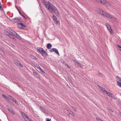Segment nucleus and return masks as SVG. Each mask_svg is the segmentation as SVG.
Returning a JSON list of instances; mask_svg holds the SVG:
<instances>
[{
  "label": "nucleus",
  "instance_id": "6e6d98bb",
  "mask_svg": "<svg viewBox=\"0 0 121 121\" xmlns=\"http://www.w3.org/2000/svg\"><path fill=\"white\" fill-rule=\"evenodd\" d=\"M30 121H34L33 120H31V119Z\"/></svg>",
  "mask_w": 121,
  "mask_h": 121
},
{
  "label": "nucleus",
  "instance_id": "cd10ccee",
  "mask_svg": "<svg viewBox=\"0 0 121 121\" xmlns=\"http://www.w3.org/2000/svg\"><path fill=\"white\" fill-rule=\"evenodd\" d=\"M110 97H111V98L113 99H116V98L112 94V95H111L110 96Z\"/></svg>",
  "mask_w": 121,
  "mask_h": 121
},
{
  "label": "nucleus",
  "instance_id": "603ef678",
  "mask_svg": "<svg viewBox=\"0 0 121 121\" xmlns=\"http://www.w3.org/2000/svg\"><path fill=\"white\" fill-rule=\"evenodd\" d=\"M97 86L100 89V87H102V86H99V85H98Z\"/></svg>",
  "mask_w": 121,
  "mask_h": 121
},
{
  "label": "nucleus",
  "instance_id": "680f3d73",
  "mask_svg": "<svg viewBox=\"0 0 121 121\" xmlns=\"http://www.w3.org/2000/svg\"><path fill=\"white\" fill-rule=\"evenodd\" d=\"M72 107V108H73V107Z\"/></svg>",
  "mask_w": 121,
  "mask_h": 121
},
{
  "label": "nucleus",
  "instance_id": "b1692460",
  "mask_svg": "<svg viewBox=\"0 0 121 121\" xmlns=\"http://www.w3.org/2000/svg\"><path fill=\"white\" fill-rule=\"evenodd\" d=\"M116 78L117 79V81H118L119 82L120 81V80L121 79V78L119 77L118 76H116Z\"/></svg>",
  "mask_w": 121,
  "mask_h": 121
},
{
  "label": "nucleus",
  "instance_id": "5701e85b",
  "mask_svg": "<svg viewBox=\"0 0 121 121\" xmlns=\"http://www.w3.org/2000/svg\"><path fill=\"white\" fill-rule=\"evenodd\" d=\"M15 103L17 104H18L17 102V101L14 98H13V99L12 100Z\"/></svg>",
  "mask_w": 121,
  "mask_h": 121
},
{
  "label": "nucleus",
  "instance_id": "ea45409f",
  "mask_svg": "<svg viewBox=\"0 0 121 121\" xmlns=\"http://www.w3.org/2000/svg\"><path fill=\"white\" fill-rule=\"evenodd\" d=\"M103 92L105 94H106L107 93H108V91L105 90H104L103 91Z\"/></svg>",
  "mask_w": 121,
  "mask_h": 121
},
{
  "label": "nucleus",
  "instance_id": "a878e982",
  "mask_svg": "<svg viewBox=\"0 0 121 121\" xmlns=\"http://www.w3.org/2000/svg\"><path fill=\"white\" fill-rule=\"evenodd\" d=\"M30 57L34 59H37L36 58V57L34 56L31 55L30 56Z\"/></svg>",
  "mask_w": 121,
  "mask_h": 121
},
{
  "label": "nucleus",
  "instance_id": "4be33fe9",
  "mask_svg": "<svg viewBox=\"0 0 121 121\" xmlns=\"http://www.w3.org/2000/svg\"><path fill=\"white\" fill-rule=\"evenodd\" d=\"M52 17L53 20L55 21H56V20H57V18L54 15H53L52 16Z\"/></svg>",
  "mask_w": 121,
  "mask_h": 121
},
{
  "label": "nucleus",
  "instance_id": "f257e3e1",
  "mask_svg": "<svg viewBox=\"0 0 121 121\" xmlns=\"http://www.w3.org/2000/svg\"><path fill=\"white\" fill-rule=\"evenodd\" d=\"M50 8V10H49L51 12H53L58 17L59 16V14L58 11L56 7L53 5Z\"/></svg>",
  "mask_w": 121,
  "mask_h": 121
},
{
  "label": "nucleus",
  "instance_id": "c756f323",
  "mask_svg": "<svg viewBox=\"0 0 121 121\" xmlns=\"http://www.w3.org/2000/svg\"><path fill=\"white\" fill-rule=\"evenodd\" d=\"M11 32L15 36V35L17 33L15 31L13 30H12V31Z\"/></svg>",
  "mask_w": 121,
  "mask_h": 121
},
{
  "label": "nucleus",
  "instance_id": "39448f33",
  "mask_svg": "<svg viewBox=\"0 0 121 121\" xmlns=\"http://www.w3.org/2000/svg\"><path fill=\"white\" fill-rule=\"evenodd\" d=\"M99 3H101L102 4L105 5L108 4V2L105 0H95Z\"/></svg>",
  "mask_w": 121,
  "mask_h": 121
},
{
  "label": "nucleus",
  "instance_id": "e433bc0d",
  "mask_svg": "<svg viewBox=\"0 0 121 121\" xmlns=\"http://www.w3.org/2000/svg\"><path fill=\"white\" fill-rule=\"evenodd\" d=\"M40 70V71H41V72H44V71L40 67H39V69Z\"/></svg>",
  "mask_w": 121,
  "mask_h": 121
},
{
  "label": "nucleus",
  "instance_id": "2eb2a0df",
  "mask_svg": "<svg viewBox=\"0 0 121 121\" xmlns=\"http://www.w3.org/2000/svg\"><path fill=\"white\" fill-rule=\"evenodd\" d=\"M98 12L101 14L103 15L104 14V12H105L102 10L99 9L97 10Z\"/></svg>",
  "mask_w": 121,
  "mask_h": 121
},
{
  "label": "nucleus",
  "instance_id": "de8ad7c7",
  "mask_svg": "<svg viewBox=\"0 0 121 121\" xmlns=\"http://www.w3.org/2000/svg\"><path fill=\"white\" fill-rule=\"evenodd\" d=\"M18 21H19V20H20L21 19V17H18Z\"/></svg>",
  "mask_w": 121,
  "mask_h": 121
},
{
  "label": "nucleus",
  "instance_id": "a211bd4d",
  "mask_svg": "<svg viewBox=\"0 0 121 121\" xmlns=\"http://www.w3.org/2000/svg\"><path fill=\"white\" fill-rule=\"evenodd\" d=\"M117 85L121 87V79L120 80L119 82L118 81H117Z\"/></svg>",
  "mask_w": 121,
  "mask_h": 121
},
{
  "label": "nucleus",
  "instance_id": "f03ea898",
  "mask_svg": "<svg viewBox=\"0 0 121 121\" xmlns=\"http://www.w3.org/2000/svg\"><path fill=\"white\" fill-rule=\"evenodd\" d=\"M37 51L39 52L42 55L44 56H47L48 55L46 52L43 50L42 48L38 47L37 48Z\"/></svg>",
  "mask_w": 121,
  "mask_h": 121
},
{
  "label": "nucleus",
  "instance_id": "37998d69",
  "mask_svg": "<svg viewBox=\"0 0 121 121\" xmlns=\"http://www.w3.org/2000/svg\"><path fill=\"white\" fill-rule=\"evenodd\" d=\"M56 23L57 24H58L59 23V21L57 19L56 20Z\"/></svg>",
  "mask_w": 121,
  "mask_h": 121
},
{
  "label": "nucleus",
  "instance_id": "a18cd8bd",
  "mask_svg": "<svg viewBox=\"0 0 121 121\" xmlns=\"http://www.w3.org/2000/svg\"><path fill=\"white\" fill-rule=\"evenodd\" d=\"M11 99H10L9 98V99H8L7 100L9 102V103H10L11 102Z\"/></svg>",
  "mask_w": 121,
  "mask_h": 121
},
{
  "label": "nucleus",
  "instance_id": "6e6552de",
  "mask_svg": "<svg viewBox=\"0 0 121 121\" xmlns=\"http://www.w3.org/2000/svg\"><path fill=\"white\" fill-rule=\"evenodd\" d=\"M74 64L76 66H79L80 67H82V66L81 64L79 63L78 62L76 61H75L74 62Z\"/></svg>",
  "mask_w": 121,
  "mask_h": 121
},
{
  "label": "nucleus",
  "instance_id": "7ed1b4c3",
  "mask_svg": "<svg viewBox=\"0 0 121 121\" xmlns=\"http://www.w3.org/2000/svg\"><path fill=\"white\" fill-rule=\"evenodd\" d=\"M104 14L103 15L109 19H116V18L115 17L105 12H104Z\"/></svg>",
  "mask_w": 121,
  "mask_h": 121
},
{
  "label": "nucleus",
  "instance_id": "aec40b11",
  "mask_svg": "<svg viewBox=\"0 0 121 121\" xmlns=\"http://www.w3.org/2000/svg\"><path fill=\"white\" fill-rule=\"evenodd\" d=\"M21 115H22V116L23 117V118L25 117H26L27 116L24 113V112H21Z\"/></svg>",
  "mask_w": 121,
  "mask_h": 121
},
{
  "label": "nucleus",
  "instance_id": "423d86ee",
  "mask_svg": "<svg viewBox=\"0 0 121 121\" xmlns=\"http://www.w3.org/2000/svg\"><path fill=\"white\" fill-rule=\"evenodd\" d=\"M106 26L108 28V30L111 33H112L113 32L112 30L111 27L108 24H106Z\"/></svg>",
  "mask_w": 121,
  "mask_h": 121
},
{
  "label": "nucleus",
  "instance_id": "dca6fc26",
  "mask_svg": "<svg viewBox=\"0 0 121 121\" xmlns=\"http://www.w3.org/2000/svg\"><path fill=\"white\" fill-rule=\"evenodd\" d=\"M19 40H21L22 39V38L21 36L18 34H16V35L15 36Z\"/></svg>",
  "mask_w": 121,
  "mask_h": 121
},
{
  "label": "nucleus",
  "instance_id": "8fccbe9b",
  "mask_svg": "<svg viewBox=\"0 0 121 121\" xmlns=\"http://www.w3.org/2000/svg\"><path fill=\"white\" fill-rule=\"evenodd\" d=\"M52 50H53L52 49H52H51L49 50V51L50 52H53L52 51Z\"/></svg>",
  "mask_w": 121,
  "mask_h": 121
},
{
  "label": "nucleus",
  "instance_id": "5fc2aeb1",
  "mask_svg": "<svg viewBox=\"0 0 121 121\" xmlns=\"http://www.w3.org/2000/svg\"><path fill=\"white\" fill-rule=\"evenodd\" d=\"M15 7H16V8L17 9V6H16V5H15Z\"/></svg>",
  "mask_w": 121,
  "mask_h": 121
},
{
  "label": "nucleus",
  "instance_id": "f704fd0d",
  "mask_svg": "<svg viewBox=\"0 0 121 121\" xmlns=\"http://www.w3.org/2000/svg\"><path fill=\"white\" fill-rule=\"evenodd\" d=\"M65 66H67L68 68H70V66L69 65L66 63H65Z\"/></svg>",
  "mask_w": 121,
  "mask_h": 121
},
{
  "label": "nucleus",
  "instance_id": "1a4fd4ad",
  "mask_svg": "<svg viewBox=\"0 0 121 121\" xmlns=\"http://www.w3.org/2000/svg\"><path fill=\"white\" fill-rule=\"evenodd\" d=\"M15 63L17 66L21 68L23 67V65L19 62V61H17L16 62H15Z\"/></svg>",
  "mask_w": 121,
  "mask_h": 121
},
{
  "label": "nucleus",
  "instance_id": "393cba45",
  "mask_svg": "<svg viewBox=\"0 0 121 121\" xmlns=\"http://www.w3.org/2000/svg\"><path fill=\"white\" fill-rule=\"evenodd\" d=\"M2 95L3 97H4L5 98V99L7 100L8 99H9V98L8 97L4 95L3 94Z\"/></svg>",
  "mask_w": 121,
  "mask_h": 121
},
{
  "label": "nucleus",
  "instance_id": "864d4df0",
  "mask_svg": "<svg viewBox=\"0 0 121 121\" xmlns=\"http://www.w3.org/2000/svg\"><path fill=\"white\" fill-rule=\"evenodd\" d=\"M17 10L19 12H19H20V11H19V9H18V8H17Z\"/></svg>",
  "mask_w": 121,
  "mask_h": 121
},
{
  "label": "nucleus",
  "instance_id": "c9c22d12",
  "mask_svg": "<svg viewBox=\"0 0 121 121\" xmlns=\"http://www.w3.org/2000/svg\"><path fill=\"white\" fill-rule=\"evenodd\" d=\"M19 14H20L22 16H23V17L25 18H26V17L24 16L23 14H22V13H21V12H19Z\"/></svg>",
  "mask_w": 121,
  "mask_h": 121
},
{
  "label": "nucleus",
  "instance_id": "ddd939ff",
  "mask_svg": "<svg viewBox=\"0 0 121 121\" xmlns=\"http://www.w3.org/2000/svg\"><path fill=\"white\" fill-rule=\"evenodd\" d=\"M18 17H17L15 18L12 19H11V21L12 22H13V21L12 20H13L14 21V22H17L18 21Z\"/></svg>",
  "mask_w": 121,
  "mask_h": 121
},
{
  "label": "nucleus",
  "instance_id": "72a5a7b5",
  "mask_svg": "<svg viewBox=\"0 0 121 121\" xmlns=\"http://www.w3.org/2000/svg\"><path fill=\"white\" fill-rule=\"evenodd\" d=\"M117 46L119 48V50L121 52V46L117 44Z\"/></svg>",
  "mask_w": 121,
  "mask_h": 121
},
{
  "label": "nucleus",
  "instance_id": "4c0bfd02",
  "mask_svg": "<svg viewBox=\"0 0 121 121\" xmlns=\"http://www.w3.org/2000/svg\"><path fill=\"white\" fill-rule=\"evenodd\" d=\"M46 121H51V119L47 118H46Z\"/></svg>",
  "mask_w": 121,
  "mask_h": 121
},
{
  "label": "nucleus",
  "instance_id": "a19ab883",
  "mask_svg": "<svg viewBox=\"0 0 121 121\" xmlns=\"http://www.w3.org/2000/svg\"><path fill=\"white\" fill-rule=\"evenodd\" d=\"M35 65L36 67L38 69H39V67H40L37 64Z\"/></svg>",
  "mask_w": 121,
  "mask_h": 121
},
{
  "label": "nucleus",
  "instance_id": "052dcab7",
  "mask_svg": "<svg viewBox=\"0 0 121 121\" xmlns=\"http://www.w3.org/2000/svg\"><path fill=\"white\" fill-rule=\"evenodd\" d=\"M74 110H75V111H77V110L76 109H74Z\"/></svg>",
  "mask_w": 121,
  "mask_h": 121
},
{
  "label": "nucleus",
  "instance_id": "20e7f679",
  "mask_svg": "<svg viewBox=\"0 0 121 121\" xmlns=\"http://www.w3.org/2000/svg\"><path fill=\"white\" fill-rule=\"evenodd\" d=\"M17 27L20 29H23L26 27V26L22 23H18Z\"/></svg>",
  "mask_w": 121,
  "mask_h": 121
},
{
  "label": "nucleus",
  "instance_id": "09e8293b",
  "mask_svg": "<svg viewBox=\"0 0 121 121\" xmlns=\"http://www.w3.org/2000/svg\"><path fill=\"white\" fill-rule=\"evenodd\" d=\"M118 114L121 116V112H118Z\"/></svg>",
  "mask_w": 121,
  "mask_h": 121
},
{
  "label": "nucleus",
  "instance_id": "58836bf2",
  "mask_svg": "<svg viewBox=\"0 0 121 121\" xmlns=\"http://www.w3.org/2000/svg\"><path fill=\"white\" fill-rule=\"evenodd\" d=\"M9 98L10 99L12 100L13 99V97H12V96L9 95Z\"/></svg>",
  "mask_w": 121,
  "mask_h": 121
},
{
  "label": "nucleus",
  "instance_id": "412c9836",
  "mask_svg": "<svg viewBox=\"0 0 121 121\" xmlns=\"http://www.w3.org/2000/svg\"><path fill=\"white\" fill-rule=\"evenodd\" d=\"M46 7V8H48V9L49 10H50V6H49V5L48 4H47L46 3L45 5Z\"/></svg>",
  "mask_w": 121,
  "mask_h": 121
},
{
  "label": "nucleus",
  "instance_id": "0eeeda50",
  "mask_svg": "<svg viewBox=\"0 0 121 121\" xmlns=\"http://www.w3.org/2000/svg\"><path fill=\"white\" fill-rule=\"evenodd\" d=\"M40 108L43 112L45 113H47L48 112V110L44 108L43 107L40 106Z\"/></svg>",
  "mask_w": 121,
  "mask_h": 121
},
{
  "label": "nucleus",
  "instance_id": "bf43d9fd",
  "mask_svg": "<svg viewBox=\"0 0 121 121\" xmlns=\"http://www.w3.org/2000/svg\"><path fill=\"white\" fill-rule=\"evenodd\" d=\"M21 22H22L23 21V20H22V21H20Z\"/></svg>",
  "mask_w": 121,
  "mask_h": 121
},
{
  "label": "nucleus",
  "instance_id": "f3484780",
  "mask_svg": "<svg viewBox=\"0 0 121 121\" xmlns=\"http://www.w3.org/2000/svg\"><path fill=\"white\" fill-rule=\"evenodd\" d=\"M9 37L13 39H14L16 40V38L14 37V36L13 35H12L10 33V34L8 36Z\"/></svg>",
  "mask_w": 121,
  "mask_h": 121
},
{
  "label": "nucleus",
  "instance_id": "4d7b16f0",
  "mask_svg": "<svg viewBox=\"0 0 121 121\" xmlns=\"http://www.w3.org/2000/svg\"><path fill=\"white\" fill-rule=\"evenodd\" d=\"M1 2H0V6H1Z\"/></svg>",
  "mask_w": 121,
  "mask_h": 121
},
{
  "label": "nucleus",
  "instance_id": "6ab92c4d",
  "mask_svg": "<svg viewBox=\"0 0 121 121\" xmlns=\"http://www.w3.org/2000/svg\"><path fill=\"white\" fill-rule=\"evenodd\" d=\"M23 118L24 119L25 121H30V120L27 116Z\"/></svg>",
  "mask_w": 121,
  "mask_h": 121
},
{
  "label": "nucleus",
  "instance_id": "c03bdc74",
  "mask_svg": "<svg viewBox=\"0 0 121 121\" xmlns=\"http://www.w3.org/2000/svg\"><path fill=\"white\" fill-rule=\"evenodd\" d=\"M0 9L1 11H2L3 10V8L1 6H0Z\"/></svg>",
  "mask_w": 121,
  "mask_h": 121
},
{
  "label": "nucleus",
  "instance_id": "13d9d810",
  "mask_svg": "<svg viewBox=\"0 0 121 121\" xmlns=\"http://www.w3.org/2000/svg\"><path fill=\"white\" fill-rule=\"evenodd\" d=\"M111 112H113V111L112 110H111Z\"/></svg>",
  "mask_w": 121,
  "mask_h": 121
},
{
  "label": "nucleus",
  "instance_id": "473e14b6",
  "mask_svg": "<svg viewBox=\"0 0 121 121\" xmlns=\"http://www.w3.org/2000/svg\"><path fill=\"white\" fill-rule=\"evenodd\" d=\"M41 0L43 4L44 5L47 3L44 0Z\"/></svg>",
  "mask_w": 121,
  "mask_h": 121
},
{
  "label": "nucleus",
  "instance_id": "3c124183",
  "mask_svg": "<svg viewBox=\"0 0 121 121\" xmlns=\"http://www.w3.org/2000/svg\"><path fill=\"white\" fill-rule=\"evenodd\" d=\"M62 62L63 64H65V63H66L65 62V61H63V62Z\"/></svg>",
  "mask_w": 121,
  "mask_h": 121
},
{
  "label": "nucleus",
  "instance_id": "49530a36",
  "mask_svg": "<svg viewBox=\"0 0 121 121\" xmlns=\"http://www.w3.org/2000/svg\"><path fill=\"white\" fill-rule=\"evenodd\" d=\"M98 74H99V76H102V74L100 72H98Z\"/></svg>",
  "mask_w": 121,
  "mask_h": 121
},
{
  "label": "nucleus",
  "instance_id": "f8f14e48",
  "mask_svg": "<svg viewBox=\"0 0 121 121\" xmlns=\"http://www.w3.org/2000/svg\"><path fill=\"white\" fill-rule=\"evenodd\" d=\"M52 49L53 50V52H55L56 54L58 55L59 54V53L57 49L55 48H52Z\"/></svg>",
  "mask_w": 121,
  "mask_h": 121
},
{
  "label": "nucleus",
  "instance_id": "7c9ffc66",
  "mask_svg": "<svg viewBox=\"0 0 121 121\" xmlns=\"http://www.w3.org/2000/svg\"><path fill=\"white\" fill-rule=\"evenodd\" d=\"M109 97H110V96L111 95H112V94L111 93H110L108 92V93H107L106 94Z\"/></svg>",
  "mask_w": 121,
  "mask_h": 121
},
{
  "label": "nucleus",
  "instance_id": "2f4dec72",
  "mask_svg": "<svg viewBox=\"0 0 121 121\" xmlns=\"http://www.w3.org/2000/svg\"><path fill=\"white\" fill-rule=\"evenodd\" d=\"M5 34L8 36H9V35L10 34V33L8 31H5Z\"/></svg>",
  "mask_w": 121,
  "mask_h": 121
},
{
  "label": "nucleus",
  "instance_id": "4468645a",
  "mask_svg": "<svg viewBox=\"0 0 121 121\" xmlns=\"http://www.w3.org/2000/svg\"><path fill=\"white\" fill-rule=\"evenodd\" d=\"M52 46L51 44L50 43L47 44V48L48 49H49L51 48Z\"/></svg>",
  "mask_w": 121,
  "mask_h": 121
},
{
  "label": "nucleus",
  "instance_id": "c85d7f7f",
  "mask_svg": "<svg viewBox=\"0 0 121 121\" xmlns=\"http://www.w3.org/2000/svg\"><path fill=\"white\" fill-rule=\"evenodd\" d=\"M48 3L50 8L52 6H53V5L52 4L50 3L49 2H48Z\"/></svg>",
  "mask_w": 121,
  "mask_h": 121
},
{
  "label": "nucleus",
  "instance_id": "9d476101",
  "mask_svg": "<svg viewBox=\"0 0 121 121\" xmlns=\"http://www.w3.org/2000/svg\"><path fill=\"white\" fill-rule=\"evenodd\" d=\"M33 73L34 75L35 76V77L37 78H40L39 75L36 72L33 71Z\"/></svg>",
  "mask_w": 121,
  "mask_h": 121
},
{
  "label": "nucleus",
  "instance_id": "9b49d317",
  "mask_svg": "<svg viewBox=\"0 0 121 121\" xmlns=\"http://www.w3.org/2000/svg\"><path fill=\"white\" fill-rule=\"evenodd\" d=\"M7 107L8 108V110L10 111L11 113H12L13 114L15 115V113L14 112L13 110L12 109H11V108H9V107L8 106H7Z\"/></svg>",
  "mask_w": 121,
  "mask_h": 121
},
{
  "label": "nucleus",
  "instance_id": "79ce46f5",
  "mask_svg": "<svg viewBox=\"0 0 121 121\" xmlns=\"http://www.w3.org/2000/svg\"><path fill=\"white\" fill-rule=\"evenodd\" d=\"M100 87V90L103 91L104 90H105V89L103 88L102 87Z\"/></svg>",
  "mask_w": 121,
  "mask_h": 121
},
{
  "label": "nucleus",
  "instance_id": "bb28decb",
  "mask_svg": "<svg viewBox=\"0 0 121 121\" xmlns=\"http://www.w3.org/2000/svg\"><path fill=\"white\" fill-rule=\"evenodd\" d=\"M69 113L71 115H72L73 116H74V115L73 113V112H72L71 111H69Z\"/></svg>",
  "mask_w": 121,
  "mask_h": 121
}]
</instances>
